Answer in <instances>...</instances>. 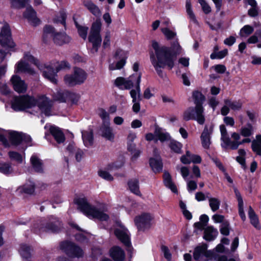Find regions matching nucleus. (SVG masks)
<instances>
[{
    "mask_svg": "<svg viewBox=\"0 0 261 261\" xmlns=\"http://www.w3.org/2000/svg\"><path fill=\"white\" fill-rule=\"evenodd\" d=\"M56 72H59L61 70L69 69L70 67V64L66 61H63L60 62H56L53 65Z\"/></svg>",
    "mask_w": 261,
    "mask_h": 261,
    "instance_id": "49",
    "label": "nucleus"
},
{
    "mask_svg": "<svg viewBox=\"0 0 261 261\" xmlns=\"http://www.w3.org/2000/svg\"><path fill=\"white\" fill-rule=\"evenodd\" d=\"M153 217L147 213H144L137 216L135 219V222L139 230H144L151 225Z\"/></svg>",
    "mask_w": 261,
    "mask_h": 261,
    "instance_id": "11",
    "label": "nucleus"
},
{
    "mask_svg": "<svg viewBox=\"0 0 261 261\" xmlns=\"http://www.w3.org/2000/svg\"><path fill=\"white\" fill-rule=\"evenodd\" d=\"M72 94L68 91H58L54 94L53 97L54 99L60 102H65L68 100L70 99L72 97Z\"/></svg>",
    "mask_w": 261,
    "mask_h": 261,
    "instance_id": "29",
    "label": "nucleus"
},
{
    "mask_svg": "<svg viewBox=\"0 0 261 261\" xmlns=\"http://www.w3.org/2000/svg\"><path fill=\"white\" fill-rule=\"evenodd\" d=\"M194 258L199 261H207L212 256L213 252L207 250V245H202L195 248L194 252Z\"/></svg>",
    "mask_w": 261,
    "mask_h": 261,
    "instance_id": "15",
    "label": "nucleus"
},
{
    "mask_svg": "<svg viewBox=\"0 0 261 261\" xmlns=\"http://www.w3.org/2000/svg\"><path fill=\"white\" fill-rule=\"evenodd\" d=\"M213 131L212 125L208 127L205 126L201 134L200 138L202 146L204 148L208 149L210 147L211 142V135Z\"/></svg>",
    "mask_w": 261,
    "mask_h": 261,
    "instance_id": "18",
    "label": "nucleus"
},
{
    "mask_svg": "<svg viewBox=\"0 0 261 261\" xmlns=\"http://www.w3.org/2000/svg\"><path fill=\"white\" fill-rule=\"evenodd\" d=\"M111 33L109 30H107L105 32L103 41V47L105 48L110 47L111 44Z\"/></svg>",
    "mask_w": 261,
    "mask_h": 261,
    "instance_id": "52",
    "label": "nucleus"
},
{
    "mask_svg": "<svg viewBox=\"0 0 261 261\" xmlns=\"http://www.w3.org/2000/svg\"><path fill=\"white\" fill-rule=\"evenodd\" d=\"M224 103L229 106L233 111H239L242 107V103L240 101H232L228 99L224 100Z\"/></svg>",
    "mask_w": 261,
    "mask_h": 261,
    "instance_id": "41",
    "label": "nucleus"
},
{
    "mask_svg": "<svg viewBox=\"0 0 261 261\" xmlns=\"http://www.w3.org/2000/svg\"><path fill=\"white\" fill-rule=\"evenodd\" d=\"M259 39L261 40V31L256 32L253 35L248 39L247 42L250 44H254L257 43Z\"/></svg>",
    "mask_w": 261,
    "mask_h": 261,
    "instance_id": "54",
    "label": "nucleus"
},
{
    "mask_svg": "<svg viewBox=\"0 0 261 261\" xmlns=\"http://www.w3.org/2000/svg\"><path fill=\"white\" fill-rule=\"evenodd\" d=\"M101 30L102 23L99 19H97L92 23L88 36L89 42L92 45L91 51L93 53H97L101 45L102 38L100 33Z\"/></svg>",
    "mask_w": 261,
    "mask_h": 261,
    "instance_id": "5",
    "label": "nucleus"
},
{
    "mask_svg": "<svg viewBox=\"0 0 261 261\" xmlns=\"http://www.w3.org/2000/svg\"><path fill=\"white\" fill-rule=\"evenodd\" d=\"M193 98L195 105H202L205 100V96L201 93V92L195 91L193 92Z\"/></svg>",
    "mask_w": 261,
    "mask_h": 261,
    "instance_id": "42",
    "label": "nucleus"
},
{
    "mask_svg": "<svg viewBox=\"0 0 261 261\" xmlns=\"http://www.w3.org/2000/svg\"><path fill=\"white\" fill-rule=\"evenodd\" d=\"M9 134L10 140L13 144L17 145L21 142L23 138L22 133L11 131Z\"/></svg>",
    "mask_w": 261,
    "mask_h": 261,
    "instance_id": "36",
    "label": "nucleus"
},
{
    "mask_svg": "<svg viewBox=\"0 0 261 261\" xmlns=\"http://www.w3.org/2000/svg\"><path fill=\"white\" fill-rule=\"evenodd\" d=\"M61 248L71 257H80L83 254V250L81 248L69 242H63L61 244Z\"/></svg>",
    "mask_w": 261,
    "mask_h": 261,
    "instance_id": "13",
    "label": "nucleus"
},
{
    "mask_svg": "<svg viewBox=\"0 0 261 261\" xmlns=\"http://www.w3.org/2000/svg\"><path fill=\"white\" fill-rule=\"evenodd\" d=\"M30 161L33 168L36 172H42L43 171L42 161L36 155H33Z\"/></svg>",
    "mask_w": 261,
    "mask_h": 261,
    "instance_id": "34",
    "label": "nucleus"
},
{
    "mask_svg": "<svg viewBox=\"0 0 261 261\" xmlns=\"http://www.w3.org/2000/svg\"><path fill=\"white\" fill-rule=\"evenodd\" d=\"M98 115L103 120H109L110 117L109 113L103 109L98 110Z\"/></svg>",
    "mask_w": 261,
    "mask_h": 261,
    "instance_id": "62",
    "label": "nucleus"
},
{
    "mask_svg": "<svg viewBox=\"0 0 261 261\" xmlns=\"http://www.w3.org/2000/svg\"><path fill=\"white\" fill-rule=\"evenodd\" d=\"M9 156L11 160L15 161L19 163L22 162V156L18 152L15 151H10L9 152Z\"/></svg>",
    "mask_w": 261,
    "mask_h": 261,
    "instance_id": "53",
    "label": "nucleus"
},
{
    "mask_svg": "<svg viewBox=\"0 0 261 261\" xmlns=\"http://www.w3.org/2000/svg\"><path fill=\"white\" fill-rule=\"evenodd\" d=\"M122 165L123 163L122 162L119 163H113L109 164L105 169L100 170L98 172V174L100 177L105 180L111 181L113 180L114 178L109 172L116 171L121 168Z\"/></svg>",
    "mask_w": 261,
    "mask_h": 261,
    "instance_id": "10",
    "label": "nucleus"
},
{
    "mask_svg": "<svg viewBox=\"0 0 261 261\" xmlns=\"http://www.w3.org/2000/svg\"><path fill=\"white\" fill-rule=\"evenodd\" d=\"M111 257L115 261H122L125 258L124 251L118 246H114L110 250Z\"/></svg>",
    "mask_w": 261,
    "mask_h": 261,
    "instance_id": "23",
    "label": "nucleus"
},
{
    "mask_svg": "<svg viewBox=\"0 0 261 261\" xmlns=\"http://www.w3.org/2000/svg\"><path fill=\"white\" fill-rule=\"evenodd\" d=\"M11 83L13 86L14 90L19 93H24L26 92L28 85L25 81L22 80L20 77L16 75H13L11 80Z\"/></svg>",
    "mask_w": 261,
    "mask_h": 261,
    "instance_id": "16",
    "label": "nucleus"
},
{
    "mask_svg": "<svg viewBox=\"0 0 261 261\" xmlns=\"http://www.w3.org/2000/svg\"><path fill=\"white\" fill-rule=\"evenodd\" d=\"M49 132L57 143H61L65 141L64 135L59 127L51 126L49 128Z\"/></svg>",
    "mask_w": 261,
    "mask_h": 261,
    "instance_id": "26",
    "label": "nucleus"
},
{
    "mask_svg": "<svg viewBox=\"0 0 261 261\" xmlns=\"http://www.w3.org/2000/svg\"><path fill=\"white\" fill-rule=\"evenodd\" d=\"M233 187L236 198L238 201L239 215L240 216L242 220L244 221L246 220V216L244 211V203L243 199L238 190L235 187L233 186Z\"/></svg>",
    "mask_w": 261,
    "mask_h": 261,
    "instance_id": "27",
    "label": "nucleus"
},
{
    "mask_svg": "<svg viewBox=\"0 0 261 261\" xmlns=\"http://www.w3.org/2000/svg\"><path fill=\"white\" fill-rule=\"evenodd\" d=\"M13 170L8 163H0V172L5 174H9L12 172Z\"/></svg>",
    "mask_w": 261,
    "mask_h": 261,
    "instance_id": "50",
    "label": "nucleus"
},
{
    "mask_svg": "<svg viewBox=\"0 0 261 261\" xmlns=\"http://www.w3.org/2000/svg\"><path fill=\"white\" fill-rule=\"evenodd\" d=\"M220 130L221 133V141L222 142L221 146L225 148L228 147H230L232 142H230V139L228 136L225 126L224 125H221L220 126Z\"/></svg>",
    "mask_w": 261,
    "mask_h": 261,
    "instance_id": "25",
    "label": "nucleus"
},
{
    "mask_svg": "<svg viewBox=\"0 0 261 261\" xmlns=\"http://www.w3.org/2000/svg\"><path fill=\"white\" fill-rule=\"evenodd\" d=\"M51 37L54 43L59 46H61L70 42L71 38L65 32H56L54 28L50 25L44 27L42 35V40L45 43H48Z\"/></svg>",
    "mask_w": 261,
    "mask_h": 261,
    "instance_id": "4",
    "label": "nucleus"
},
{
    "mask_svg": "<svg viewBox=\"0 0 261 261\" xmlns=\"http://www.w3.org/2000/svg\"><path fill=\"white\" fill-rule=\"evenodd\" d=\"M101 135L107 139L112 141L114 139V134L113 129L110 126V123L103 124L101 127Z\"/></svg>",
    "mask_w": 261,
    "mask_h": 261,
    "instance_id": "28",
    "label": "nucleus"
},
{
    "mask_svg": "<svg viewBox=\"0 0 261 261\" xmlns=\"http://www.w3.org/2000/svg\"><path fill=\"white\" fill-rule=\"evenodd\" d=\"M253 31L254 29L252 27L246 25L241 29L239 35L241 37L246 38L252 34Z\"/></svg>",
    "mask_w": 261,
    "mask_h": 261,
    "instance_id": "47",
    "label": "nucleus"
},
{
    "mask_svg": "<svg viewBox=\"0 0 261 261\" xmlns=\"http://www.w3.org/2000/svg\"><path fill=\"white\" fill-rule=\"evenodd\" d=\"M134 73L127 79L118 77L115 81V85L119 89H130L136 83V74Z\"/></svg>",
    "mask_w": 261,
    "mask_h": 261,
    "instance_id": "14",
    "label": "nucleus"
},
{
    "mask_svg": "<svg viewBox=\"0 0 261 261\" xmlns=\"http://www.w3.org/2000/svg\"><path fill=\"white\" fill-rule=\"evenodd\" d=\"M66 15L65 12H61L59 14V16L54 19V21L56 22H60L64 25H65V20Z\"/></svg>",
    "mask_w": 261,
    "mask_h": 261,
    "instance_id": "60",
    "label": "nucleus"
},
{
    "mask_svg": "<svg viewBox=\"0 0 261 261\" xmlns=\"http://www.w3.org/2000/svg\"><path fill=\"white\" fill-rule=\"evenodd\" d=\"M161 250L162 252L164 253V257L169 261L171 259V254L170 252V251L168 248L166 246H162Z\"/></svg>",
    "mask_w": 261,
    "mask_h": 261,
    "instance_id": "63",
    "label": "nucleus"
},
{
    "mask_svg": "<svg viewBox=\"0 0 261 261\" xmlns=\"http://www.w3.org/2000/svg\"><path fill=\"white\" fill-rule=\"evenodd\" d=\"M0 44L2 46L9 48H13L15 46L11 38L10 27L7 23H5L1 29Z\"/></svg>",
    "mask_w": 261,
    "mask_h": 261,
    "instance_id": "9",
    "label": "nucleus"
},
{
    "mask_svg": "<svg viewBox=\"0 0 261 261\" xmlns=\"http://www.w3.org/2000/svg\"><path fill=\"white\" fill-rule=\"evenodd\" d=\"M36 105L45 115H50L53 101L44 95L39 96L37 99L28 95L15 97L12 102V108L15 111L31 108Z\"/></svg>",
    "mask_w": 261,
    "mask_h": 261,
    "instance_id": "2",
    "label": "nucleus"
},
{
    "mask_svg": "<svg viewBox=\"0 0 261 261\" xmlns=\"http://www.w3.org/2000/svg\"><path fill=\"white\" fill-rule=\"evenodd\" d=\"M248 216L251 224L256 229H260L261 228V226L259 225L258 217L251 206H249V207Z\"/></svg>",
    "mask_w": 261,
    "mask_h": 261,
    "instance_id": "32",
    "label": "nucleus"
},
{
    "mask_svg": "<svg viewBox=\"0 0 261 261\" xmlns=\"http://www.w3.org/2000/svg\"><path fill=\"white\" fill-rule=\"evenodd\" d=\"M137 136L136 133L129 132L127 137V147L129 151H133L134 147H135V144L133 143Z\"/></svg>",
    "mask_w": 261,
    "mask_h": 261,
    "instance_id": "48",
    "label": "nucleus"
},
{
    "mask_svg": "<svg viewBox=\"0 0 261 261\" xmlns=\"http://www.w3.org/2000/svg\"><path fill=\"white\" fill-rule=\"evenodd\" d=\"M82 138L85 146L89 147L93 145V135L91 130L82 132Z\"/></svg>",
    "mask_w": 261,
    "mask_h": 261,
    "instance_id": "31",
    "label": "nucleus"
},
{
    "mask_svg": "<svg viewBox=\"0 0 261 261\" xmlns=\"http://www.w3.org/2000/svg\"><path fill=\"white\" fill-rule=\"evenodd\" d=\"M251 142V140L250 138L246 137L245 138L243 139L242 141H241V142H232L230 148L233 150H235L238 149L240 145L244 143H250Z\"/></svg>",
    "mask_w": 261,
    "mask_h": 261,
    "instance_id": "55",
    "label": "nucleus"
},
{
    "mask_svg": "<svg viewBox=\"0 0 261 261\" xmlns=\"http://www.w3.org/2000/svg\"><path fill=\"white\" fill-rule=\"evenodd\" d=\"M115 58H121L120 60L116 64V68L121 69L126 63V60L128 57V53L123 50L118 49L115 54Z\"/></svg>",
    "mask_w": 261,
    "mask_h": 261,
    "instance_id": "24",
    "label": "nucleus"
},
{
    "mask_svg": "<svg viewBox=\"0 0 261 261\" xmlns=\"http://www.w3.org/2000/svg\"><path fill=\"white\" fill-rule=\"evenodd\" d=\"M75 24L80 36L83 39L86 40L87 37V33L89 30L88 27L85 25H79L76 22H75Z\"/></svg>",
    "mask_w": 261,
    "mask_h": 261,
    "instance_id": "45",
    "label": "nucleus"
},
{
    "mask_svg": "<svg viewBox=\"0 0 261 261\" xmlns=\"http://www.w3.org/2000/svg\"><path fill=\"white\" fill-rule=\"evenodd\" d=\"M41 70H42L43 75L45 79L54 84H57V72H56V71H55L53 64L45 65Z\"/></svg>",
    "mask_w": 261,
    "mask_h": 261,
    "instance_id": "17",
    "label": "nucleus"
},
{
    "mask_svg": "<svg viewBox=\"0 0 261 261\" xmlns=\"http://www.w3.org/2000/svg\"><path fill=\"white\" fill-rule=\"evenodd\" d=\"M141 74H136V83L134 84V86L136 87V89L131 90L130 91V95L133 99V102L140 100L141 89L140 84L141 82Z\"/></svg>",
    "mask_w": 261,
    "mask_h": 261,
    "instance_id": "21",
    "label": "nucleus"
},
{
    "mask_svg": "<svg viewBox=\"0 0 261 261\" xmlns=\"http://www.w3.org/2000/svg\"><path fill=\"white\" fill-rule=\"evenodd\" d=\"M115 234L126 246H130V234L128 230L123 225L121 224L117 225V227L115 229Z\"/></svg>",
    "mask_w": 261,
    "mask_h": 261,
    "instance_id": "12",
    "label": "nucleus"
},
{
    "mask_svg": "<svg viewBox=\"0 0 261 261\" xmlns=\"http://www.w3.org/2000/svg\"><path fill=\"white\" fill-rule=\"evenodd\" d=\"M75 203L77 208L85 215L90 219H97L100 221H106L108 220L109 216L105 213L107 208L106 205L101 208H97L95 206L90 204L85 198H78L76 200Z\"/></svg>",
    "mask_w": 261,
    "mask_h": 261,
    "instance_id": "3",
    "label": "nucleus"
},
{
    "mask_svg": "<svg viewBox=\"0 0 261 261\" xmlns=\"http://www.w3.org/2000/svg\"><path fill=\"white\" fill-rule=\"evenodd\" d=\"M204 109L202 105H196L195 108L190 107L184 113L183 118L188 121L194 119L200 124H203L205 122L203 115Z\"/></svg>",
    "mask_w": 261,
    "mask_h": 261,
    "instance_id": "8",
    "label": "nucleus"
},
{
    "mask_svg": "<svg viewBox=\"0 0 261 261\" xmlns=\"http://www.w3.org/2000/svg\"><path fill=\"white\" fill-rule=\"evenodd\" d=\"M191 153L189 151H187L186 154L182 155L180 158V161L184 164H189L191 163L190 160Z\"/></svg>",
    "mask_w": 261,
    "mask_h": 261,
    "instance_id": "61",
    "label": "nucleus"
},
{
    "mask_svg": "<svg viewBox=\"0 0 261 261\" xmlns=\"http://www.w3.org/2000/svg\"><path fill=\"white\" fill-rule=\"evenodd\" d=\"M130 190L136 195H140L139 191L138 180L137 179L130 180L128 182Z\"/></svg>",
    "mask_w": 261,
    "mask_h": 261,
    "instance_id": "46",
    "label": "nucleus"
},
{
    "mask_svg": "<svg viewBox=\"0 0 261 261\" xmlns=\"http://www.w3.org/2000/svg\"><path fill=\"white\" fill-rule=\"evenodd\" d=\"M25 61L38 66V61L29 51L25 52L23 58L18 62L15 66V72H24L30 75L35 74V71Z\"/></svg>",
    "mask_w": 261,
    "mask_h": 261,
    "instance_id": "6",
    "label": "nucleus"
},
{
    "mask_svg": "<svg viewBox=\"0 0 261 261\" xmlns=\"http://www.w3.org/2000/svg\"><path fill=\"white\" fill-rule=\"evenodd\" d=\"M209 194H210L209 193H206V195L207 196H206L205 195V194L201 192H197L195 194V199L198 201H204L206 198H207V197H208Z\"/></svg>",
    "mask_w": 261,
    "mask_h": 261,
    "instance_id": "64",
    "label": "nucleus"
},
{
    "mask_svg": "<svg viewBox=\"0 0 261 261\" xmlns=\"http://www.w3.org/2000/svg\"><path fill=\"white\" fill-rule=\"evenodd\" d=\"M86 8L95 16L99 17L101 15V12L98 7L91 2L85 3Z\"/></svg>",
    "mask_w": 261,
    "mask_h": 261,
    "instance_id": "39",
    "label": "nucleus"
},
{
    "mask_svg": "<svg viewBox=\"0 0 261 261\" xmlns=\"http://www.w3.org/2000/svg\"><path fill=\"white\" fill-rule=\"evenodd\" d=\"M198 3L202 7V9L205 14H208L211 12V8L205 0H198Z\"/></svg>",
    "mask_w": 261,
    "mask_h": 261,
    "instance_id": "57",
    "label": "nucleus"
},
{
    "mask_svg": "<svg viewBox=\"0 0 261 261\" xmlns=\"http://www.w3.org/2000/svg\"><path fill=\"white\" fill-rule=\"evenodd\" d=\"M155 135L156 136L158 141L161 142H164L171 140V137L169 133L158 126H155L154 129Z\"/></svg>",
    "mask_w": 261,
    "mask_h": 261,
    "instance_id": "22",
    "label": "nucleus"
},
{
    "mask_svg": "<svg viewBox=\"0 0 261 261\" xmlns=\"http://www.w3.org/2000/svg\"><path fill=\"white\" fill-rule=\"evenodd\" d=\"M251 148L253 152L261 155V135H257L255 139L252 141Z\"/></svg>",
    "mask_w": 261,
    "mask_h": 261,
    "instance_id": "33",
    "label": "nucleus"
},
{
    "mask_svg": "<svg viewBox=\"0 0 261 261\" xmlns=\"http://www.w3.org/2000/svg\"><path fill=\"white\" fill-rule=\"evenodd\" d=\"M23 17L34 26L40 24V21L36 16V13L31 6L27 7L25 11L23 13Z\"/></svg>",
    "mask_w": 261,
    "mask_h": 261,
    "instance_id": "19",
    "label": "nucleus"
},
{
    "mask_svg": "<svg viewBox=\"0 0 261 261\" xmlns=\"http://www.w3.org/2000/svg\"><path fill=\"white\" fill-rule=\"evenodd\" d=\"M35 184L31 181H29L24 185L19 186L16 190L17 195H21L24 194L32 195L35 192Z\"/></svg>",
    "mask_w": 261,
    "mask_h": 261,
    "instance_id": "20",
    "label": "nucleus"
},
{
    "mask_svg": "<svg viewBox=\"0 0 261 261\" xmlns=\"http://www.w3.org/2000/svg\"><path fill=\"white\" fill-rule=\"evenodd\" d=\"M149 164L152 169L154 172H159L162 169V163L160 158L150 159Z\"/></svg>",
    "mask_w": 261,
    "mask_h": 261,
    "instance_id": "38",
    "label": "nucleus"
},
{
    "mask_svg": "<svg viewBox=\"0 0 261 261\" xmlns=\"http://www.w3.org/2000/svg\"><path fill=\"white\" fill-rule=\"evenodd\" d=\"M186 9L187 13L190 20L194 23H197V21L196 17L192 8L191 0H186Z\"/></svg>",
    "mask_w": 261,
    "mask_h": 261,
    "instance_id": "43",
    "label": "nucleus"
},
{
    "mask_svg": "<svg viewBox=\"0 0 261 261\" xmlns=\"http://www.w3.org/2000/svg\"><path fill=\"white\" fill-rule=\"evenodd\" d=\"M29 0H12V6L16 8H22Z\"/></svg>",
    "mask_w": 261,
    "mask_h": 261,
    "instance_id": "59",
    "label": "nucleus"
},
{
    "mask_svg": "<svg viewBox=\"0 0 261 261\" xmlns=\"http://www.w3.org/2000/svg\"><path fill=\"white\" fill-rule=\"evenodd\" d=\"M253 134V128L252 125L248 123L246 126H243L240 129V134L244 137H249Z\"/></svg>",
    "mask_w": 261,
    "mask_h": 261,
    "instance_id": "44",
    "label": "nucleus"
},
{
    "mask_svg": "<svg viewBox=\"0 0 261 261\" xmlns=\"http://www.w3.org/2000/svg\"><path fill=\"white\" fill-rule=\"evenodd\" d=\"M208 199L209 205L211 210L215 212L218 210L220 208L221 201L220 200L215 197H207Z\"/></svg>",
    "mask_w": 261,
    "mask_h": 261,
    "instance_id": "40",
    "label": "nucleus"
},
{
    "mask_svg": "<svg viewBox=\"0 0 261 261\" xmlns=\"http://www.w3.org/2000/svg\"><path fill=\"white\" fill-rule=\"evenodd\" d=\"M168 145L172 151L176 153H181L182 145L180 142L171 139Z\"/></svg>",
    "mask_w": 261,
    "mask_h": 261,
    "instance_id": "37",
    "label": "nucleus"
},
{
    "mask_svg": "<svg viewBox=\"0 0 261 261\" xmlns=\"http://www.w3.org/2000/svg\"><path fill=\"white\" fill-rule=\"evenodd\" d=\"M163 177L165 185L169 188L173 192L175 193H177V188L175 185L173 183L170 174L168 172H165L164 173Z\"/></svg>",
    "mask_w": 261,
    "mask_h": 261,
    "instance_id": "35",
    "label": "nucleus"
},
{
    "mask_svg": "<svg viewBox=\"0 0 261 261\" xmlns=\"http://www.w3.org/2000/svg\"><path fill=\"white\" fill-rule=\"evenodd\" d=\"M218 232L213 226H207L204 229V239L207 241L214 240L217 237Z\"/></svg>",
    "mask_w": 261,
    "mask_h": 261,
    "instance_id": "30",
    "label": "nucleus"
},
{
    "mask_svg": "<svg viewBox=\"0 0 261 261\" xmlns=\"http://www.w3.org/2000/svg\"><path fill=\"white\" fill-rule=\"evenodd\" d=\"M152 46L154 49L157 60L154 54L150 55L151 63L158 74L162 76L161 68L167 66L171 69L174 66V61L177 56L184 53L181 46L178 41L173 42L170 47L160 46L156 41H152Z\"/></svg>",
    "mask_w": 261,
    "mask_h": 261,
    "instance_id": "1",
    "label": "nucleus"
},
{
    "mask_svg": "<svg viewBox=\"0 0 261 261\" xmlns=\"http://www.w3.org/2000/svg\"><path fill=\"white\" fill-rule=\"evenodd\" d=\"M229 223L227 221L224 222L220 227V232L225 236H228L229 234Z\"/></svg>",
    "mask_w": 261,
    "mask_h": 261,
    "instance_id": "58",
    "label": "nucleus"
},
{
    "mask_svg": "<svg viewBox=\"0 0 261 261\" xmlns=\"http://www.w3.org/2000/svg\"><path fill=\"white\" fill-rule=\"evenodd\" d=\"M161 31L168 40L173 38L176 36V33L169 30L167 28H162Z\"/></svg>",
    "mask_w": 261,
    "mask_h": 261,
    "instance_id": "56",
    "label": "nucleus"
},
{
    "mask_svg": "<svg viewBox=\"0 0 261 261\" xmlns=\"http://www.w3.org/2000/svg\"><path fill=\"white\" fill-rule=\"evenodd\" d=\"M87 76V74L83 69L75 67L73 69V74L66 75L64 77V81L67 86H73L83 83Z\"/></svg>",
    "mask_w": 261,
    "mask_h": 261,
    "instance_id": "7",
    "label": "nucleus"
},
{
    "mask_svg": "<svg viewBox=\"0 0 261 261\" xmlns=\"http://www.w3.org/2000/svg\"><path fill=\"white\" fill-rule=\"evenodd\" d=\"M19 251L22 257L27 258L30 256V248L26 244H21Z\"/></svg>",
    "mask_w": 261,
    "mask_h": 261,
    "instance_id": "51",
    "label": "nucleus"
}]
</instances>
